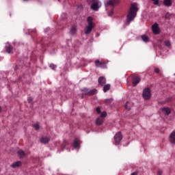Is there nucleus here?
Wrapping results in <instances>:
<instances>
[{
    "label": "nucleus",
    "mask_w": 175,
    "mask_h": 175,
    "mask_svg": "<svg viewBox=\"0 0 175 175\" xmlns=\"http://www.w3.org/2000/svg\"><path fill=\"white\" fill-rule=\"evenodd\" d=\"M96 110L97 113H98V114H100V108L97 107Z\"/></svg>",
    "instance_id": "34"
},
{
    "label": "nucleus",
    "mask_w": 175,
    "mask_h": 175,
    "mask_svg": "<svg viewBox=\"0 0 175 175\" xmlns=\"http://www.w3.org/2000/svg\"><path fill=\"white\" fill-rule=\"evenodd\" d=\"M170 17H172V14L169 12H167L165 14V18H167V20H169V18H170Z\"/></svg>",
    "instance_id": "29"
},
{
    "label": "nucleus",
    "mask_w": 175,
    "mask_h": 175,
    "mask_svg": "<svg viewBox=\"0 0 175 175\" xmlns=\"http://www.w3.org/2000/svg\"><path fill=\"white\" fill-rule=\"evenodd\" d=\"M22 163L21 161H16L14 163H13L12 164H11V167H12V169H16V167H20V166H21Z\"/></svg>",
    "instance_id": "15"
},
{
    "label": "nucleus",
    "mask_w": 175,
    "mask_h": 175,
    "mask_svg": "<svg viewBox=\"0 0 175 175\" xmlns=\"http://www.w3.org/2000/svg\"><path fill=\"white\" fill-rule=\"evenodd\" d=\"M162 111H163V114H165V116H169V114H170V113H172V110L169 107L162 108Z\"/></svg>",
    "instance_id": "14"
},
{
    "label": "nucleus",
    "mask_w": 175,
    "mask_h": 175,
    "mask_svg": "<svg viewBox=\"0 0 175 175\" xmlns=\"http://www.w3.org/2000/svg\"><path fill=\"white\" fill-rule=\"evenodd\" d=\"M153 2L154 5H158V3H159V0H154Z\"/></svg>",
    "instance_id": "32"
},
{
    "label": "nucleus",
    "mask_w": 175,
    "mask_h": 175,
    "mask_svg": "<svg viewBox=\"0 0 175 175\" xmlns=\"http://www.w3.org/2000/svg\"><path fill=\"white\" fill-rule=\"evenodd\" d=\"M98 81L100 85H103L104 84H106V79L103 77H100V78H98Z\"/></svg>",
    "instance_id": "17"
},
{
    "label": "nucleus",
    "mask_w": 175,
    "mask_h": 175,
    "mask_svg": "<svg viewBox=\"0 0 175 175\" xmlns=\"http://www.w3.org/2000/svg\"><path fill=\"white\" fill-rule=\"evenodd\" d=\"M109 90H110V84L105 85L103 88L104 92H107V91H109Z\"/></svg>",
    "instance_id": "21"
},
{
    "label": "nucleus",
    "mask_w": 175,
    "mask_h": 175,
    "mask_svg": "<svg viewBox=\"0 0 175 175\" xmlns=\"http://www.w3.org/2000/svg\"><path fill=\"white\" fill-rule=\"evenodd\" d=\"M164 6H172V0H163Z\"/></svg>",
    "instance_id": "19"
},
{
    "label": "nucleus",
    "mask_w": 175,
    "mask_h": 175,
    "mask_svg": "<svg viewBox=\"0 0 175 175\" xmlns=\"http://www.w3.org/2000/svg\"><path fill=\"white\" fill-rule=\"evenodd\" d=\"M49 67L51 68V69H53V70H55V68H57V65H55L54 64H51L49 65Z\"/></svg>",
    "instance_id": "26"
},
{
    "label": "nucleus",
    "mask_w": 175,
    "mask_h": 175,
    "mask_svg": "<svg viewBox=\"0 0 175 175\" xmlns=\"http://www.w3.org/2000/svg\"><path fill=\"white\" fill-rule=\"evenodd\" d=\"M158 174H159V175L162 174V171H161V170L158 171Z\"/></svg>",
    "instance_id": "36"
},
{
    "label": "nucleus",
    "mask_w": 175,
    "mask_h": 175,
    "mask_svg": "<svg viewBox=\"0 0 175 175\" xmlns=\"http://www.w3.org/2000/svg\"><path fill=\"white\" fill-rule=\"evenodd\" d=\"M81 142H80V139H75L73 142V146L74 148H80V144Z\"/></svg>",
    "instance_id": "12"
},
{
    "label": "nucleus",
    "mask_w": 175,
    "mask_h": 175,
    "mask_svg": "<svg viewBox=\"0 0 175 175\" xmlns=\"http://www.w3.org/2000/svg\"><path fill=\"white\" fill-rule=\"evenodd\" d=\"M131 175H137V172H133L131 174Z\"/></svg>",
    "instance_id": "37"
},
{
    "label": "nucleus",
    "mask_w": 175,
    "mask_h": 175,
    "mask_svg": "<svg viewBox=\"0 0 175 175\" xmlns=\"http://www.w3.org/2000/svg\"><path fill=\"white\" fill-rule=\"evenodd\" d=\"M142 39L144 42H148V36L146 35L142 36Z\"/></svg>",
    "instance_id": "23"
},
{
    "label": "nucleus",
    "mask_w": 175,
    "mask_h": 175,
    "mask_svg": "<svg viewBox=\"0 0 175 175\" xmlns=\"http://www.w3.org/2000/svg\"><path fill=\"white\" fill-rule=\"evenodd\" d=\"M94 18L92 16L88 17V33L92 31V29L95 27V23L92 22Z\"/></svg>",
    "instance_id": "5"
},
{
    "label": "nucleus",
    "mask_w": 175,
    "mask_h": 175,
    "mask_svg": "<svg viewBox=\"0 0 175 175\" xmlns=\"http://www.w3.org/2000/svg\"><path fill=\"white\" fill-rule=\"evenodd\" d=\"M118 2V0H105V6H116Z\"/></svg>",
    "instance_id": "6"
},
{
    "label": "nucleus",
    "mask_w": 175,
    "mask_h": 175,
    "mask_svg": "<svg viewBox=\"0 0 175 175\" xmlns=\"http://www.w3.org/2000/svg\"><path fill=\"white\" fill-rule=\"evenodd\" d=\"M152 30L153 33H154V35H158L160 33L161 30H159V25H158V23H154L152 26Z\"/></svg>",
    "instance_id": "8"
},
{
    "label": "nucleus",
    "mask_w": 175,
    "mask_h": 175,
    "mask_svg": "<svg viewBox=\"0 0 175 175\" xmlns=\"http://www.w3.org/2000/svg\"><path fill=\"white\" fill-rule=\"evenodd\" d=\"M85 33L86 35H88V26H86V27H85Z\"/></svg>",
    "instance_id": "31"
},
{
    "label": "nucleus",
    "mask_w": 175,
    "mask_h": 175,
    "mask_svg": "<svg viewBox=\"0 0 175 175\" xmlns=\"http://www.w3.org/2000/svg\"><path fill=\"white\" fill-rule=\"evenodd\" d=\"M33 128H34V129H36V131H39V128H40L39 124H38V123L34 124Z\"/></svg>",
    "instance_id": "27"
},
{
    "label": "nucleus",
    "mask_w": 175,
    "mask_h": 175,
    "mask_svg": "<svg viewBox=\"0 0 175 175\" xmlns=\"http://www.w3.org/2000/svg\"><path fill=\"white\" fill-rule=\"evenodd\" d=\"M76 31H77V28H76L75 26H73L70 31V35H75L76 33Z\"/></svg>",
    "instance_id": "20"
},
{
    "label": "nucleus",
    "mask_w": 175,
    "mask_h": 175,
    "mask_svg": "<svg viewBox=\"0 0 175 175\" xmlns=\"http://www.w3.org/2000/svg\"><path fill=\"white\" fill-rule=\"evenodd\" d=\"M90 3V9L94 12H98L102 8V2L99 0H92Z\"/></svg>",
    "instance_id": "2"
},
{
    "label": "nucleus",
    "mask_w": 175,
    "mask_h": 175,
    "mask_svg": "<svg viewBox=\"0 0 175 175\" xmlns=\"http://www.w3.org/2000/svg\"><path fill=\"white\" fill-rule=\"evenodd\" d=\"M151 96H152V94L151 93V88H146L143 90L142 97L144 100H150V99H151Z\"/></svg>",
    "instance_id": "3"
},
{
    "label": "nucleus",
    "mask_w": 175,
    "mask_h": 175,
    "mask_svg": "<svg viewBox=\"0 0 175 175\" xmlns=\"http://www.w3.org/2000/svg\"><path fill=\"white\" fill-rule=\"evenodd\" d=\"M139 83H140V79H139L137 77H134L133 79V85L136 87Z\"/></svg>",
    "instance_id": "18"
},
{
    "label": "nucleus",
    "mask_w": 175,
    "mask_h": 175,
    "mask_svg": "<svg viewBox=\"0 0 175 175\" xmlns=\"http://www.w3.org/2000/svg\"><path fill=\"white\" fill-rule=\"evenodd\" d=\"M96 93V90L95 89H93L88 92V95H94Z\"/></svg>",
    "instance_id": "25"
},
{
    "label": "nucleus",
    "mask_w": 175,
    "mask_h": 175,
    "mask_svg": "<svg viewBox=\"0 0 175 175\" xmlns=\"http://www.w3.org/2000/svg\"><path fill=\"white\" fill-rule=\"evenodd\" d=\"M164 44L166 47H170L172 46V43L169 40L165 41Z\"/></svg>",
    "instance_id": "24"
},
{
    "label": "nucleus",
    "mask_w": 175,
    "mask_h": 175,
    "mask_svg": "<svg viewBox=\"0 0 175 175\" xmlns=\"http://www.w3.org/2000/svg\"><path fill=\"white\" fill-rule=\"evenodd\" d=\"M137 10H139L137 3H132L127 14V24H129L131 21H133V20H135V17H136V15L137 14Z\"/></svg>",
    "instance_id": "1"
},
{
    "label": "nucleus",
    "mask_w": 175,
    "mask_h": 175,
    "mask_svg": "<svg viewBox=\"0 0 175 175\" xmlns=\"http://www.w3.org/2000/svg\"><path fill=\"white\" fill-rule=\"evenodd\" d=\"M95 65L97 68H106V64L105 63L100 62L99 60L95 62Z\"/></svg>",
    "instance_id": "13"
},
{
    "label": "nucleus",
    "mask_w": 175,
    "mask_h": 175,
    "mask_svg": "<svg viewBox=\"0 0 175 175\" xmlns=\"http://www.w3.org/2000/svg\"><path fill=\"white\" fill-rule=\"evenodd\" d=\"M32 100H33V98H32V97H29L27 98V101L29 102V103H31Z\"/></svg>",
    "instance_id": "30"
},
{
    "label": "nucleus",
    "mask_w": 175,
    "mask_h": 175,
    "mask_svg": "<svg viewBox=\"0 0 175 175\" xmlns=\"http://www.w3.org/2000/svg\"><path fill=\"white\" fill-rule=\"evenodd\" d=\"M40 143L42 144H47L50 142V138L49 137H42L40 139Z\"/></svg>",
    "instance_id": "16"
},
{
    "label": "nucleus",
    "mask_w": 175,
    "mask_h": 175,
    "mask_svg": "<svg viewBox=\"0 0 175 175\" xmlns=\"http://www.w3.org/2000/svg\"><path fill=\"white\" fill-rule=\"evenodd\" d=\"M17 154H18V158H20V159H24V158H25V157H27V153H25V152L23 150H18Z\"/></svg>",
    "instance_id": "9"
},
{
    "label": "nucleus",
    "mask_w": 175,
    "mask_h": 175,
    "mask_svg": "<svg viewBox=\"0 0 175 175\" xmlns=\"http://www.w3.org/2000/svg\"><path fill=\"white\" fill-rule=\"evenodd\" d=\"M5 51H7V53H8V54H12V53H13V46H12L10 44L6 43Z\"/></svg>",
    "instance_id": "10"
},
{
    "label": "nucleus",
    "mask_w": 175,
    "mask_h": 175,
    "mask_svg": "<svg viewBox=\"0 0 175 175\" xmlns=\"http://www.w3.org/2000/svg\"><path fill=\"white\" fill-rule=\"evenodd\" d=\"M169 142L172 144H175V132H172L169 137Z\"/></svg>",
    "instance_id": "11"
},
{
    "label": "nucleus",
    "mask_w": 175,
    "mask_h": 175,
    "mask_svg": "<svg viewBox=\"0 0 175 175\" xmlns=\"http://www.w3.org/2000/svg\"><path fill=\"white\" fill-rule=\"evenodd\" d=\"M111 102H113L112 98H107V99L105 100V103H107V105L111 103Z\"/></svg>",
    "instance_id": "28"
},
{
    "label": "nucleus",
    "mask_w": 175,
    "mask_h": 175,
    "mask_svg": "<svg viewBox=\"0 0 175 175\" xmlns=\"http://www.w3.org/2000/svg\"><path fill=\"white\" fill-rule=\"evenodd\" d=\"M154 72H155L156 73H159V68H155V69H154Z\"/></svg>",
    "instance_id": "35"
},
{
    "label": "nucleus",
    "mask_w": 175,
    "mask_h": 175,
    "mask_svg": "<svg viewBox=\"0 0 175 175\" xmlns=\"http://www.w3.org/2000/svg\"><path fill=\"white\" fill-rule=\"evenodd\" d=\"M113 10H110L109 12H108V16H113Z\"/></svg>",
    "instance_id": "33"
},
{
    "label": "nucleus",
    "mask_w": 175,
    "mask_h": 175,
    "mask_svg": "<svg viewBox=\"0 0 175 175\" xmlns=\"http://www.w3.org/2000/svg\"><path fill=\"white\" fill-rule=\"evenodd\" d=\"M124 107L126 110H131V103L129 102H126Z\"/></svg>",
    "instance_id": "22"
},
{
    "label": "nucleus",
    "mask_w": 175,
    "mask_h": 175,
    "mask_svg": "<svg viewBox=\"0 0 175 175\" xmlns=\"http://www.w3.org/2000/svg\"><path fill=\"white\" fill-rule=\"evenodd\" d=\"M107 116V113L106 111H103L99 118L96 119V125H102L103 124V121H105V118Z\"/></svg>",
    "instance_id": "4"
},
{
    "label": "nucleus",
    "mask_w": 175,
    "mask_h": 175,
    "mask_svg": "<svg viewBox=\"0 0 175 175\" xmlns=\"http://www.w3.org/2000/svg\"><path fill=\"white\" fill-rule=\"evenodd\" d=\"M2 112V107L0 106V113Z\"/></svg>",
    "instance_id": "38"
},
{
    "label": "nucleus",
    "mask_w": 175,
    "mask_h": 175,
    "mask_svg": "<svg viewBox=\"0 0 175 175\" xmlns=\"http://www.w3.org/2000/svg\"><path fill=\"white\" fill-rule=\"evenodd\" d=\"M24 1V2H25V1H28V0H23Z\"/></svg>",
    "instance_id": "39"
},
{
    "label": "nucleus",
    "mask_w": 175,
    "mask_h": 175,
    "mask_svg": "<svg viewBox=\"0 0 175 175\" xmlns=\"http://www.w3.org/2000/svg\"><path fill=\"white\" fill-rule=\"evenodd\" d=\"M114 140L116 144H120V143H121V141L122 140V134H121V133L120 132L116 133L114 136Z\"/></svg>",
    "instance_id": "7"
}]
</instances>
